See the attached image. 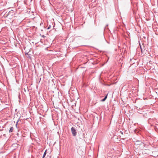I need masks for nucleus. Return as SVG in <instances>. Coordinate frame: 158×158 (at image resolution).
<instances>
[{
    "instance_id": "nucleus-1",
    "label": "nucleus",
    "mask_w": 158,
    "mask_h": 158,
    "mask_svg": "<svg viewBox=\"0 0 158 158\" xmlns=\"http://www.w3.org/2000/svg\"><path fill=\"white\" fill-rule=\"evenodd\" d=\"M72 133L73 136H75L77 135L76 130L74 127H72L71 128Z\"/></svg>"
},
{
    "instance_id": "nucleus-3",
    "label": "nucleus",
    "mask_w": 158,
    "mask_h": 158,
    "mask_svg": "<svg viewBox=\"0 0 158 158\" xmlns=\"http://www.w3.org/2000/svg\"><path fill=\"white\" fill-rule=\"evenodd\" d=\"M14 130V128L13 127H10V130H9V132H12Z\"/></svg>"
},
{
    "instance_id": "nucleus-2",
    "label": "nucleus",
    "mask_w": 158,
    "mask_h": 158,
    "mask_svg": "<svg viewBox=\"0 0 158 158\" xmlns=\"http://www.w3.org/2000/svg\"><path fill=\"white\" fill-rule=\"evenodd\" d=\"M107 95H108V94H107V95L105 97V98L103 99H102L101 100V101L102 102H104L105 101V100L107 98Z\"/></svg>"
},
{
    "instance_id": "nucleus-4",
    "label": "nucleus",
    "mask_w": 158,
    "mask_h": 158,
    "mask_svg": "<svg viewBox=\"0 0 158 158\" xmlns=\"http://www.w3.org/2000/svg\"><path fill=\"white\" fill-rule=\"evenodd\" d=\"M12 13H13V14H15V13L14 11H13V10H11V11H10L9 12H8V15H10V14H11Z\"/></svg>"
},
{
    "instance_id": "nucleus-5",
    "label": "nucleus",
    "mask_w": 158,
    "mask_h": 158,
    "mask_svg": "<svg viewBox=\"0 0 158 158\" xmlns=\"http://www.w3.org/2000/svg\"><path fill=\"white\" fill-rule=\"evenodd\" d=\"M46 151L44 152V155H43V157H42V158H44V157H45V155H46Z\"/></svg>"
},
{
    "instance_id": "nucleus-7",
    "label": "nucleus",
    "mask_w": 158,
    "mask_h": 158,
    "mask_svg": "<svg viewBox=\"0 0 158 158\" xmlns=\"http://www.w3.org/2000/svg\"><path fill=\"white\" fill-rule=\"evenodd\" d=\"M140 48H141V50H142V48H141V46L140 45Z\"/></svg>"
},
{
    "instance_id": "nucleus-6",
    "label": "nucleus",
    "mask_w": 158,
    "mask_h": 158,
    "mask_svg": "<svg viewBox=\"0 0 158 158\" xmlns=\"http://www.w3.org/2000/svg\"><path fill=\"white\" fill-rule=\"evenodd\" d=\"M51 28V26L50 25L48 27V28H47V29H49L50 28Z\"/></svg>"
}]
</instances>
